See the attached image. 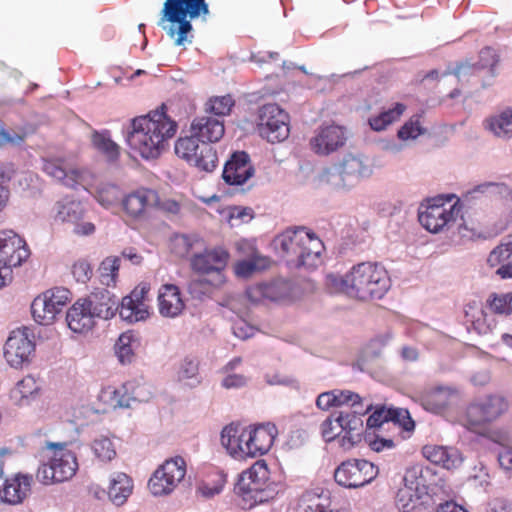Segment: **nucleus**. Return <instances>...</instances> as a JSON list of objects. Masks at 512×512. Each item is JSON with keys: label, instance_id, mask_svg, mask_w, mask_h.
<instances>
[{"label": "nucleus", "instance_id": "f257e3e1", "mask_svg": "<svg viewBox=\"0 0 512 512\" xmlns=\"http://www.w3.org/2000/svg\"><path fill=\"white\" fill-rule=\"evenodd\" d=\"M176 131L177 123L164 111L156 110L133 118L126 140L129 147L142 158L156 159Z\"/></svg>", "mask_w": 512, "mask_h": 512}, {"label": "nucleus", "instance_id": "f03ea898", "mask_svg": "<svg viewBox=\"0 0 512 512\" xmlns=\"http://www.w3.org/2000/svg\"><path fill=\"white\" fill-rule=\"evenodd\" d=\"M274 243L287 263L295 268L313 270L323 262L324 244L306 227L286 229L275 238Z\"/></svg>", "mask_w": 512, "mask_h": 512}, {"label": "nucleus", "instance_id": "7ed1b4c3", "mask_svg": "<svg viewBox=\"0 0 512 512\" xmlns=\"http://www.w3.org/2000/svg\"><path fill=\"white\" fill-rule=\"evenodd\" d=\"M209 14L205 0H165L158 25L174 39L176 46L184 45L192 31L191 21Z\"/></svg>", "mask_w": 512, "mask_h": 512}, {"label": "nucleus", "instance_id": "20e7f679", "mask_svg": "<svg viewBox=\"0 0 512 512\" xmlns=\"http://www.w3.org/2000/svg\"><path fill=\"white\" fill-rule=\"evenodd\" d=\"M45 448L46 454L35 475L37 481L48 486L72 479L79 468L75 452L66 443L46 442Z\"/></svg>", "mask_w": 512, "mask_h": 512}, {"label": "nucleus", "instance_id": "39448f33", "mask_svg": "<svg viewBox=\"0 0 512 512\" xmlns=\"http://www.w3.org/2000/svg\"><path fill=\"white\" fill-rule=\"evenodd\" d=\"M228 260L229 253L219 247L194 254L190 259L191 269L203 279L190 282V293H195L200 288H203L205 293L221 287L226 281L224 270Z\"/></svg>", "mask_w": 512, "mask_h": 512}, {"label": "nucleus", "instance_id": "423d86ee", "mask_svg": "<svg viewBox=\"0 0 512 512\" xmlns=\"http://www.w3.org/2000/svg\"><path fill=\"white\" fill-rule=\"evenodd\" d=\"M390 282L388 272L380 264L365 262L354 267V294L359 300L383 298Z\"/></svg>", "mask_w": 512, "mask_h": 512}, {"label": "nucleus", "instance_id": "0eeeda50", "mask_svg": "<svg viewBox=\"0 0 512 512\" xmlns=\"http://www.w3.org/2000/svg\"><path fill=\"white\" fill-rule=\"evenodd\" d=\"M453 196H438L422 203L418 211V220L430 233L445 231L456 220L460 207L458 201L451 203Z\"/></svg>", "mask_w": 512, "mask_h": 512}, {"label": "nucleus", "instance_id": "6e6552de", "mask_svg": "<svg viewBox=\"0 0 512 512\" xmlns=\"http://www.w3.org/2000/svg\"><path fill=\"white\" fill-rule=\"evenodd\" d=\"M151 395L149 385L137 381H127L119 387L102 388L98 395V401L101 410L107 412L117 408H129L136 402H147Z\"/></svg>", "mask_w": 512, "mask_h": 512}, {"label": "nucleus", "instance_id": "1a4fd4ad", "mask_svg": "<svg viewBox=\"0 0 512 512\" xmlns=\"http://www.w3.org/2000/svg\"><path fill=\"white\" fill-rule=\"evenodd\" d=\"M175 154L190 166L200 171L212 172L218 165L216 149L208 143H201L192 133L179 137L174 144Z\"/></svg>", "mask_w": 512, "mask_h": 512}, {"label": "nucleus", "instance_id": "9d476101", "mask_svg": "<svg viewBox=\"0 0 512 512\" xmlns=\"http://www.w3.org/2000/svg\"><path fill=\"white\" fill-rule=\"evenodd\" d=\"M429 499L428 487L421 481V469L408 468L403 477V485L395 495V505L398 510L401 512L422 510Z\"/></svg>", "mask_w": 512, "mask_h": 512}, {"label": "nucleus", "instance_id": "9b49d317", "mask_svg": "<svg viewBox=\"0 0 512 512\" xmlns=\"http://www.w3.org/2000/svg\"><path fill=\"white\" fill-rule=\"evenodd\" d=\"M256 130L270 143L282 142L290 134L289 114L275 103L265 104L258 110Z\"/></svg>", "mask_w": 512, "mask_h": 512}, {"label": "nucleus", "instance_id": "f8f14e48", "mask_svg": "<svg viewBox=\"0 0 512 512\" xmlns=\"http://www.w3.org/2000/svg\"><path fill=\"white\" fill-rule=\"evenodd\" d=\"M71 293L63 287L49 289L38 295L31 304L34 320L41 325L51 324L70 301Z\"/></svg>", "mask_w": 512, "mask_h": 512}, {"label": "nucleus", "instance_id": "ddd939ff", "mask_svg": "<svg viewBox=\"0 0 512 512\" xmlns=\"http://www.w3.org/2000/svg\"><path fill=\"white\" fill-rule=\"evenodd\" d=\"M269 471L264 462H256L248 471L244 472L237 484L238 491L244 499L253 500L254 503H263L273 498V491L269 489L267 481Z\"/></svg>", "mask_w": 512, "mask_h": 512}, {"label": "nucleus", "instance_id": "4468645a", "mask_svg": "<svg viewBox=\"0 0 512 512\" xmlns=\"http://www.w3.org/2000/svg\"><path fill=\"white\" fill-rule=\"evenodd\" d=\"M321 434L326 442L336 441L347 452L352 449V412L350 407L331 414L321 424Z\"/></svg>", "mask_w": 512, "mask_h": 512}, {"label": "nucleus", "instance_id": "2eb2a0df", "mask_svg": "<svg viewBox=\"0 0 512 512\" xmlns=\"http://www.w3.org/2000/svg\"><path fill=\"white\" fill-rule=\"evenodd\" d=\"M186 474V463L182 457L166 460L149 480V488L156 495L171 493L183 480Z\"/></svg>", "mask_w": 512, "mask_h": 512}, {"label": "nucleus", "instance_id": "dca6fc26", "mask_svg": "<svg viewBox=\"0 0 512 512\" xmlns=\"http://www.w3.org/2000/svg\"><path fill=\"white\" fill-rule=\"evenodd\" d=\"M30 257V249L20 235L13 230H0V274L3 269L21 266Z\"/></svg>", "mask_w": 512, "mask_h": 512}, {"label": "nucleus", "instance_id": "f3484780", "mask_svg": "<svg viewBox=\"0 0 512 512\" xmlns=\"http://www.w3.org/2000/svg\"><path fill=\"white\" fill-rule=\"evenodd\" d=\"M507 400L499 395H491L468 406L465 414V424L474 429L496 420L508 410Z\"/></svg>", "mask_w": 512, "mask_h": 512}, {"label": "nucleus", "instance_id": "a211bd4d", "mask_svg": "<svg viewBox=\"0 0 512 512\" xmlns=\"http://www.w3.org/2000/svg\"><path fill=\"white\" fill-rule=\"evenodd\" d=\"M30 330L26 327L13 330L4 346V357L14 368H21L30 361L35 344L31 339Z\"/></svg>", "mask_w": 512, "mask_h": 512}, {"label": "nucleus", "instance_id": "6ab92c4d", "mask_svg": "<svg viewBox=\"0 0 512 512\" xmlns=\"http://www.w3.org/2000/svg\"><path fill=\"white\" fill-rule=\"evenodd\" d=\"M84 214L85 209L80 201L66 197L56 203L57 219L73 224V232L79 236H88L95 232L92 222L82 221Z\"/></svg>", "mask_w": 512, "mask_h": 512}, {"label": "nucleus", "instance_id": "aec40b11", "mask_svg": "<svg viewBox=\"0 0 512 512\" xmlns=\"http://www.w3.org/2000/svg\"><path fill=\"white\" fill-rule=\"evenodd\" d=\"M43 171L68 188L76 189L86 180V170L70 166L64 159L50 158L43 160Z\"/></svg>", "mask_w": 512, "mask_h": 512}, {"label": "nucleus", "instance_id": "412c9836", "mask_svg": "<svg viewBox=\"0 0 512 512\" xmlns=\"http://www.w3.org/2000/svg\"><path fill=\"white\" fill-rule=\"evenodd\" d=\"M291 292L292 287L289 281L275 279L248 287L246 295L251 302L258 304L266 301H284L291 296Z\"/></svg>", "mask_w": 512, "mask_h": 512}, {"label": "nucleus", "instance_id": "4be33fe9", "mask_svg": "<svg viewBox=\"0 0 512 512\" xmlns=\"http://www.w3.org/2000/svg\"><path fill=\"white\" fill-rule=\"evenodd\" d=\"M244 435L246 457H258L266 454L272 447L277 435V428L274 424H261L256 427L246 428Z\"/></svg>", "mask_w": 512, "mask_h": 512}, {"label": "nucleus", "instance_id": "5701e85b", "mask_svg": "<svg viewBox=\"0 0 512 512\" xmlns=\"http://www.w3.org/2000/svg\"><path fill=\"white\" fill-rule=\"evenodd\" d=\"M388 422H392L407 432H411L415 428V422L407 409L385 405L376 406L366 424L369 428H378Z\"/></svg>", "mask_w": 512, "mask_h": 512}, {"label": "nucleus", "instance_id": "b1692460", "mask_svg": "<svg viewBox=\"0 0 512 512\" xmlns=\"http://www.w3.org/2000/svg\"><path fill=\"white\" fill-rule=\"evenodd\" d=\"M148 291L149 288L145 285L138 286L122 299L119 315L123 320L134 323L148 318L149 306L145 301Z\"/></svg>", "mask_w": 512, "mask_h": 512}, {"label": "nucleus", "instance_id": "393cba45", "mask_svg": "<svg viewBox=\"0 0 512 512\" xmlns=\"http://www.w3.org/2000/svg\"><path fill=\"white\" fill-rule=\"evenodd\" d=\"M346 142L345 132L342 127L328 125L320 127L310 140L311 149L318 155H328Z\"/></svg>", "mask_w": 512, "mask_h": 512}, {"label": "nucleus", "instance_id": "a878e982", "mask_svg": "<svg viewBox=\"0 0 512 512\" xmlns=\"http://www.w3.org/2000/svg\"><path fill=\"white\" fill-rule=\"evenodd\" d=\"M254 174L250 157L245 151L235 152L226 162L223 169V179L230 185H242Z\"/></svg>", "mask_w": 512, "mask_h": 512}, {"label": "nucleus", "instance_id": "bb28decb", "mask_svg": "<svg viewBox=\"0 0 512 512\" xmlns=\"http://www.w3.org/2000/svg\"><path fill=\"white\" fill-rule=\"evenodd\" d=\"M190 133L201 143H216L224 136V121L212 115L195 117L190 125Z\"/></svg>", "mask_w": 512, "mask_h": 512}, {"label": "nucleus", "instance_id": "cd10ccee", "mask_svg": "<svg viewBox=\"0 0 512 512\" xmlns=\"http://www.w3.org/2000/svg\"><path fill=\"white\" fill-rule=\"evenodd\" d=\"M157 193L152 189H137L122 199L123 210L132 219H140L154 206Z\"/></svg>", "mask_w": 512, "mask_h": 512}, {"label": "nucleus", "instance_id": "c85d7f7f", "mask_svg": "<svg viewBox=\"0 0 512 512\" xmlns=\"http://www.w3.org/2000/svg\"><path fill=\"white\" fill-rule=\"evenodd\" d=\"M32 482V475L21 473L6 479L0 489V499L12 505L22 503L30 494Z\"/></svg>", "mask_w": 512, "mask_h": 512}, {"label": "nucleus", "instance_id": "c756f323", "mask_svg": "<svg viewBox=\"0 0 512 512\" xmlns=\"http://www.w3.org/2000/svg\"><path fill=\"white\" fill-rule=\"evenodd\" d=\"M181 291L174 284H163L158 290L159 313L166 318H175L185 309Z\"/></svg>", "mask_w": 512, "mask_h": 512}, {"label": "nucleus", "instance_id": "7c9ffc66", "mask_svg": "<svg viewBox=\"0 0 512 512\" xmlns=\"http://www.w3.org/2000/svg\"><path fill=\"white\" fill-rule=\"evenodd\" d=\"M91 304L86 299L77 300L67 311L66 321L68 327L75 333L90 331L95 325V317L91 312Z\"/></svg>", "mask_w": 512, "mask_h": 512}, {"label": "nucleus", "instance_id": "2f4dec72", "mask_svg": "<svg viewBox=\"0 0 512 512\" xmlns=\"http://www.w3.org/2000/svg\"><path fill=\"white\" fill-rule=\"evenodd\" d=\"M456 396V389L438 386L424 391L420 396V402L425 410L438 414L444 412Z\"/></svg>", "mask_w": 512, "mask_h": 512}, {"label": "nucleus", "instance_id": "473e14b6", "mask_svg": "<svg viewBox=\"0 0 512 512\" xmlns=\"http://www.w3.org/2000/svg\"><path fill=\"white\" fill-rule=\"evenodd\" d=\"M295 512H349L347 509H331L329 498L320 489L305 490L297 499Z\"/></svg>", "mask_w": 512, "mask_h": 512}, {"label": "nucleus", "instance_id": "72a5a7b5", "mask_svg": "<svg viewBox=\"0 0 512 512\" xmlns=\"http://www.w3.org/2000/svg\"><path fill=\"white\" fill-rule=\"evenodd\" d=\"M498 63V56L494 49L490 47L483 48L479 53V61L477 63L462 62L454 69L453 74L461 80L468 75H475L478 71L489 68L494 75V68Z\"/></svg>", "mask_w": 512, "mask_h": 512}, {"label": "nucleus", "instance_id": "f704fd0d", "mask_svg": "<svg viewBox=\"0 0 512 512\" xmlns=\"http://www.w3.org/2000/svg\"><path fill=\"white\" fill-rule=\"evenodd\" d=\"M422 453L430 462L448 470L456 468L462 462L458 451L451 447L425 445L422 449Z\"/></svg>", "mask_w": 512, "mask_h": 512}, {"label": "nucleus", "instance_id": "c9c22d12", "mask_svg": "<svg viewBox=\"0 0 512 512\" xmlns=\"http://www.w3.org/2000/svg\"><path fill=\"white\" fill-rule=\"evenodd\" d=\"M465 320L479 334L490 332L495 325L494 319L485 311L480 301H471L465 305Z\"/></svg>", "mask_w": 512, "mask_h": 512}, {"label": "nucleus", "instance_id": "e433bc0d", "mask_svg": "<svg viewBox=\"0 0 512 512\" xmlns=\"http://www.w3.org/2000/svg\"><path fill=\"white\" fill-rule=\"evenodd\" d=\"M86 302L91 304L90 310L93 312L95 319H110L120 309L118 299L106 290L86 298Z\"/></svg>", "mask_w": 512, "mask_h": 512}, {"label": "nucleus", "instance_id": "4c0bfd02", "mask_svg": "<svg viewBox=\"0 0 512 512\" xmlns=\"http://www.w3.org/2000/svg\"><path fill=\"white\" fill-rule=\"evenodd\" d=\"M246 428L233 423L225 426L221 432V444L234 458H246V449L240 445L241 437L245 436Z\"/></svg>", "mask_w": 512, "mask_h": 512}, {"label": "nucleus", "instance_id": "58836bf2", "mask_svg": "<svg viewBox=\"0 0 512 512\" xmlns=\"http://www.w3.org/2000/svg\"><path fill=\"white\" fill-rule=\"evenodd\" d=\"M132 489V479L125 473H117L110 481L108 497L115 505L121 506L131 495Z\"/></svg>", "mask_w": 512, "mask_h": 512}, {"label": "nucleus", "instance_id": "ea45409f", "mask_svg": "<svg viewBox=\"0 0 512 512\" xmlns=\"http://www.w3.org/2000/svg\"><path fill=\"white\" fill-rule=\"evenodd\" d=\"M487 264L497 267L496 274L502 279L512 278L502 272L507 266L512 265V242H503L496 246L488 255Z\"/></svg>", "mask_w": 512, "mask_h": 512}, {"label": "nucleus", "instance_id": "a19ab883", "mask_svg": "<svg viewBox=\"0 0 512 512\" xmlns=\"http://www.w3.org/2000/svg\"><path fill=\"white\" fill-rule=\"evenodd\" d=\"M352 399V392L348 390H332L323 392L316 399V406L323 411L331 408H341Z\"/></svg>", "mask_w": 512, "mask_h": 512}, {"label": "nucleus", "instance_id": "79ce46f5", "mask_svg": "<svg viewBox=\"0 0 512 512\" xmlns=\"http://www.w3.org/2000/svg\"><path fill=\"white\" fill-rule=\"evenodd\" d=\"M203 240L197 235L176 234L170 240L171 252L180 258H185L196 247H202Z\"/></svg>", "mask_w": 512, "mask_h": 512}, {"label": "nucleus", "instance_id": "37998d69", "mask_svg": "<svg viewBox=\"0 0 512 512\" xmlns=\"http://www.w3.org/2000/svg\"><path fill=\"white\" fill-rule=\"evenodd\" d=\"M406 108V105L403 103H395L392 108L371 117L369 119V125L375 131L385 130L389 125L400 119L406 111Z\"/></svg>", "mask_w": 512, "mask_h": 512}, {"label": "nucleus", "instance_id": "c03bdc74", "mask_svg": "<svg viewBox=\"0 0 512 512\" xmlns=\"http://www.w3.org/2000/svg\"><path fill=\"white\" fill-rule=\"evenodd\" d=\"M39 386L32 376H26L17 382L16 386L11 390V398L17 405H24L29 397L37 394Z\"/></svg>", "mask_w": 512, "mask_h": 512}, {"label": "nucleus", "instance_id": "a18cd8bd", "mask_svg": "<svg viewBox=\"0 0 512 512\" xmlns=\"http://www.w3.org/2000/svg\"><path fill=\"white\" fill-rule=\"evenodd\" d=\"M234 105L235 101L231 95L213 96L206 101L204 110L220 119V117L229 115Z\"/></svg>", "mask_w": 512, "mask_h": 512}, {"label": "nucleus", "instance_id": "49530a36", "mask_svg": "<svg viewBox=\"0 0 512 512\" xmlns=\"http://www.w3.org/2000/svg\"><path fill=\"white\" fill-rule=\"evenodd\" d=\"M92 143L108 161L114 162L119 158L120 147L109 137L108 133L95 132L92 135Z\"/></svg>", "mask_w": 512, "mask_h": 512}, {"label": "nucleus", "instance_id": "de8ad7c7", "mask_svg": "<svg viewBox=\"0 0 512 512\" xmlns=\"http://www.w3.org/2000/svg\"><path fill=\"white\" fill-rule=\"evenodd\" d=\"M378 475V468L367 460H354V489L370 483Z\"/></svg>", "mask_w": 512, "mask_h": 512}, {"label": "nucleus", "instance_id": "09e8293b", "mask_svg": "<svg viewBox=\"0 0 512 512\" xmlns=\"http://www.w3.org/2000/svg\"><path fill=\"white\" fill-rule=\"evenodd\" d=\"M227 481V475L220 470H213L207 477L206 480L198 487V491L204 497H213L219 494Z\"/></svg>", "mask_w": 512, "mask_h": 512}, {"label": "nucleus", "instance_id": "8fccbe9b", "mask_svg": "<svg viewBox=\"0 0 512 512\" xmlns=\"http://www.w3.org/2000/svg\"><path fill=\"white\" fill-rule=\"evenodd\" d=\"M486 306L493 314L510 315L512 313V292L490 294L486 300Z\"/></svg>", "mask_w": 512, "mask_h": 512}, {"label": "nucleus", "instance_id": "3c124183", "mask_svg": "<svg viewBox=\"0 0 512 512\" xmlns=\"http://www.w3.org/2000/svg\"><path fill=\"white\" fill-rule=\"evenodd\" d=\"M120 269V258L116 256L106 257L100 264V281L103 285L115 286Z\"/></svg>", "mask_w": 512, "mask_h": 512}, {"label": "nucleus", "instance_id": "603ef678", "mask_svg": "<svg viewBox=\"0 0 512 512\" xmlns=\"http://www.w3.org/2000/svg\"><path fill=\"white\" fill-rule=\"evenodd\" d=\"M95 198L103 207L109 208L119 202L121 190L114 184H101L96 189Z\"/></svg>", "mask_w": 512, "mask_h": 512}, {"label": "nucleus", "instance_id": "864d4df0", "mask_svg": "<svg viewBox=\"0 0 512 512\" xmlns=\"http://www.w3.org/2000/svg\"><path fill=\"white\" fill-rule=\"evenodd\" d=\"M178 379L189 385L199 384V361L195 358H185L179 367Z\"/></svg>", "mask_w": 512, "mask_h": 512}, {"label": "nucleus", "instance_id": "5fc2aeb1", "mask_svg": "<svg viewBox=\"0 0 512 512\" xmlns=\"http://www.w3.org/2000/svg\"><path fill=\"white\" fill-rule=\"evenodd\" d=\"M489 129L497 136L510 137L512 135V109L503 111L499 116L488 121Z\"/></svg>", "mask_w": 512, "mask_h": 512}, {"label": "nucleus", "instance_id": "6e6d98bb", "mask_svg": "<svg viewBox=\"0 0 512 512\" xmlns=\"http://www.w3.org/2000/svg\"><path fill=\"white\" fill-rule=\"evenodd\" d=\"M132 342L133 335L129 332H126L119 336L115 344V353L122 364L130 363L133 359L134 353Z\"/></svg>", "mask_w": 512, "mask_h": 512}, {"label": "nucleus", "instance_id": "4d7b16f0", "mask_svg": "<svg viewBox=\"0 0 512 512\" xmlns=\"http://www.w3.org/2000/svg\"><path fill=\"white\" fill-rule=\"evenodd\" d=\"M425 129L421 125V115H413L404 125L398 130V138L401 140L416 139L418 136L424 134Z\"/></svg>", "mask_w": 512, "mask_h": 512}, {"label": "nucleus", "instance_id": "13d9d810", "mask_svg": "<svg viewBox=\"0 0 512 512\" xmlns=\"http://www.w3.org/2000/svg\"><path fill=\"white\" fill-rule=\"evenodd\" d=\"M268 262L267 258H253L239 261L235 265V273L240 277H249L255 271L265 268Z\"/></svg>", "mask_w": 512, "mask_h": 512}, {"label": "nucleus", "instance_id": "bf43d9fd", "mask_svg": "<svg viewBox=\"0 0 512 512\" xmlns=\"http://www.w3.org/2000/svg\"><path fill=\"white\" fill-rule=\"evenodd\" d=\"M92 449L95 456L101 461H111L116 456L112 441L106 437L95 439Z\"/></svg>", "mask_w": 512, "mask_h": 512}, {"label": "nucleus", "instance_id": "052dcab7", "mask_svg": "<svg viewBox=\"0 0 512 512\" xmlns=\"http://www.w3.org/2000/svg\"><path fill=\"white\" fill-rule=\"evenodd\" d=\"M335 482L344 488H352V464L349 460L343 461L334 472Z\"/></svg>", "mask_w": 512, "mask_h": 512}, {"label": "nucleus", "instance_id": "680f3d73", "mask_svg": "<svg viewBox=\"0 0 512 512\" xmlns=\"http://www.w3.org/2000/svg\"><path fill=\"white\" fill-rule=\"evenodd\" d=\"M72 275L77 282L86 283L90 280L93 270L90 263L86 260H78L72 265Z\"/></svg>", "mask_w": 512, "mask_h": 512}, {"label": "nucleus", "instance_id": "e2e57ef3", "mask_svg": "<svg viewBox=\"0 0 512 512\" xmlns=\"http://www.w3.org/2000/svg\"><path fill=\"white\" fill-rule=\"evenodd\" d=\"M254 217V212L249 207L235 206L230 209L229 221L232 226L248 223Z\"/></svg>", "mask_w": 512, "mask_h": 512}, {"label": "nucleus", "instance_id": "0e129e2a", "mask_svg": "<svg viewBox=\"0 0 512 512\" xmlns=\"http://www.w3.org/2000/svg\"><path fill=\"white\" fill-rule=\"evenodd\" d=\"M326 286L331 293H346L349 289L347 279L335 274L327 275Z\"/></svg>", "mask_w": 512, "mask_h": 512}, {"label": "nucleus", "instance_id": "69168bd1", "mask_svg": "<svg viewBox=\"0 0 512 512\" xmlns=\"http://www.w3.org/2000/svg\"><path fill=\"white\" fill-rule=\"evenodd\" d=\"M225 374L226 376L222 380V386L226 389L241 388L247 384L248 378L243 374L233 372Z\"/></svg>", "mask_w": 512, "mask_h": 512}, {"label": "nucleus", "instance_id": "338daca9", "mask_svg": "<svg viewBox=\"0 0 512 512\" xmlns=\"http://www.w3.org/2000/svg\"><path fill=\"white\" fill-rule=\"evenodd\" d=\"M154 205H156L159 210L172 215H177L181 210L180 203L173 199L160 200L157 198Z\"/></svg>", "mask_w": 512, "mask_h": 512}, {"label": "nucleus", "instance_id": "774afa93", "mask_svg": "<svg viewBox=\"0 0 512 512\" xmlns=\"http://www.w3.org/2000/svg\"><path fill=\"white\" fill-rule=\"evenodd\" d=\"M233 333L237 338L245 340L254 335V328L244 321L236 322L233 326Z\"/></svg>", "mask_w": 512, "mask_h": 512}]
</instances>
